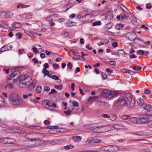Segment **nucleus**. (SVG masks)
I'll use <instances>...</instances> for the list:
<instances>
[{"mask_svg":"<svg viewBox=\"0 0 152 152\" xmlns=\"http://www.w3.org/2000/svg\"><path fill=\"white\" fill-rule=\"evenodd\" d=\"M19 86L22 88H25L27 87L30 83L32 81L31 77L27 75H22L19 78Z\"/></svg>","mask_w":152,"mask_h":152,"instance_id":"nucleus-1","label":"nucleus"},{"mask_svg":"<svg viewBox=\"0 0 152 152\" xmlns=\"http://www.w3.org/2000/svg\"><path fill=\"white\" fill-rule=\"evenodd\" d=\"M9 101L10 103L13 105H21L23 103L19 96L14 94H12L9 96Z\"/></svg>","mask_w":152,"mask_h":152,"instance_id":"nucleus-2","label":"nucleus"},{"mask_svg":"<svg viewBox=\"0 0 152 152\" xmlns=\"http://www.w3.org/2000/svg\"><path fill=\"white\" fill-rule=\"evenodd\" d=\"M117 94L116 92L110 91L107 89H104L101 91V95L106 99H110L114 97Z\"/></svg>","mask_w":152,"mask_h":152,"instance_id":"nucleus-3","label":"nucleus"},{"mask_svg":"<svg viewBox=\"0 0 152 152\" xmlns=\"http://www.w3.org/2000/svg\"><path fill=\"white\" fill-rule=\"evenodd\" d=\"M126 105L130 107H133L134 106L135 101L131 97L130 94H128L126 97Z\"/></svg>","mask_w":152,"mask_h":152,"instance_id":"nucleus-4","label":"nucleus"},{"mask_svg":"<svg viewBox=\"0 0 152 152\" xmlns=\"http://www.w3.org/2000/svg\"><path fill=\"white\" fill-rule=\"evenodd\" d=\"M126 38L130 41H133L136 37V35L134 32H128L125 35Z\"/></svg>","mask_w":152,"mask_h":152,"instance_id":"nucleus-5","label":"nucleus"},{"mask_svg":"<svg viewBox=\"0 0 152 152\" xmlns=\"http://www.w3.org/2000/svg\"><path fill=\"white\" fill-rule=\"evenodd\" d=\"M126 97H120L117 100L115 105L117 106H123L125 104H126Z\"/></svg>","mask_w":152,"mask_h":152,"instance_id":"nucleus-6","label":"nucleus"},{"mask_svg":"<svg viewBox=\"0 0 152 152\" xmlns=\"http://www.w3.org/2000/svg\"><path fill=\"white\" fill-rule=\"evenodd\" d=\"M17 70H18L17 68L12 69V73L10 76V77L8 79V80H12L13 81H14L16 79V78H14V77H16V78L17 77V75L18 74V72L17 71H15Z\"/></svg>","mask_w":152,"mask_h":152,"instance_id":"nucleus-7","label":"nucleus"},{"mask_svg":"<svg viewBox=\"0 0 152 152\" xmlns=\"http://www.w3.org/2000/svg\"><path fill=\"white\" fill-rule=\"evenodd\" d=\"M16 140L13 138L4 137L2 140V142L5 144H12L15 143Z\"/></svg>","mask_w":152,"mask_h":152,"instance_id":"nucleus-8","label":"nucleus"},{"mask_svg":"<svg viewBox=\"0 0 152 152\" xmlns=\"http://www.w3.org/2000/svg\"><path fill=\"white\" fill-rule=\"evenodd\" d=\"M35 139H33L31 141V142L32 145L33 146H37L40 144H42L44 143V141L43 140H39L36 138Z\"/></svg>","mask_w":152,"mask_h":152,"instance_id":"nucleus-9","label":"nucleus"},{"mask_svg":"<svg viewBox=\"0 0 152 152\" xmlns=\"http://www.w3.org/2000/svg\"><path fill=\"white\" fill-rule=\"evenodd\" d=\"M107 149L108 152H116L119 150L118 147L112 145L107 146Z\"/></svg>","mask_w":152,"mask_h":152,"instance_id":"nucleus-10","label":"nucleus"},{"mask_svg":"<svg viewBox=\"0 0 152 152\" xmlns=\"http://www.w3.org/2000/svg\"><path fill=\"white\" fill-rule=\"evenodd\" d=\"M139 123L144 124L146 123L148 121V118L146 117L145 114L140 115L139 116Z\"/></svg>","mask_w":152,"mask_h":152,"instance_id":"nucleus-11","label":"nucleus"},{"mask_svg":"<svg viewBox=\"0 0 152 152\" xmlns=\"http://www.w3.org/2000/svg\"><path fill=\"white\" fill-rule=\"evenodd\" d=\"M107 128V127L106 126L99 127L94 129L93 130L95 132L98 133L105 132L106 131H108L107 130H105Z\"/></svg>","mask_w":152,"mask_h":152,"instance_id":"nucleus-12","label":"nucleus"},{"mask_svg":"<svg viewBox=\"0 0 152 152\" xmlns=\"http://www.w3.org/2000/svg\"><path fill=\"white\" fill-rule=\"evenodd\" d=\"M36 80L35 79L32 81L27 86L28 90L31 91L33 90L36 86Z\"/></svg>","mask_w":152,"mask_h":152,"instance_id":"nucleus-13","label":"nucleus"},{"mask_svg":"<svg viewBox=\"0 0 152 152\" xmlns=\"http://www.w3.org/2000/svg\"><path fill=\"white\" fill-rule=\"evenodd\" d=\"M35 133H30L26 134L25 137L28 140H29L30 141L31 140L33 139H35Z\"/></svg>","mask_w":152,"mask_h":152,"instance_id":"nucleus-14","label":"nucleus"},{"mask_svg":"<svg viewBox=\"0 0 152 152\" xmlns=\"http://www.w3.org/2000/svg\"><path fill=\"white\" fill-rule=\"evenodd\" d=\"M72 59L74 60L78 61L81 60L82 61H84L85 60V59L83 57L80 55H75L72 57Z\"/></svg>","mask_w":152,"mask_h":152,"instance_id":"nucleus-15","label":"nucleus"},{"mask_svg":"<svg viewBox=\"0 0 152 152\" xmlns=\"http://www.w3.org/2000/svg\"><path fill=\"white\" fill-rule=\"evenodd\" d=\"M58 17V15L56 14L50 16L47 18V20L49 22L54 21L56 18Z\"/></svg>","mask_w":152,"mask_h":152,"instance_id":"nucleus-16","label":"nucleus"},{"mask_svg":"<svg viewBox=\"0 0 152 152\" xmlns=\"http://www.w3.org/2000/svg\"><path fill=\"white\" fill-rule=\"evenodd\" d=\"M90 16V15L87 14L84 15H82V18L81 19V21H88Z\"/></svg>","mask_w":152,"mask_h":152,"instance_id":"nucleus-17","label":"nucleus"},{"mask_svg":"<svg viewBox=\"0 0 152 152\" xmlns=\"http://www.w3.org/2000/svg\"><path fill=\"white\" fill-rule=\"evenodd\" d=\"M50 101L48 100H45L43 101L42 102V104L45 107V108H47V107L46 106H48V107L50 108Z\"/></svg>","mask_w":152,"mask_h":152,"instance_id":"nucleus-18","label":"nucleus"},{"mask_svg":"<svg viewBox=\"0 0 152 152\" xmlns=\"http://www.w3.org/2000/svg\"><path fill=\"white\" fill-rule=\"evenodd\" d=\"M10 132L12 133H23V131L20 130V129H11Z\"/></svg>","mask_w":152,"mask_h":152,"instance_id":"nucleus-19","label":"nucleus"},{"mask_svg":"<svg viewBox=\"0 0 152 152\" xmlns=\"http://www.w3.org/2000/svg\"><path fill=\"white\" fill-rule=\"evenodd\" d=\"M35 134L36 135H35V138L39 140H40L41 139L43 138L44 136V135L43 133H35Z\"/></svg>","mask_w":152,"mask_h":152,"instance_id":"nucleus-20","label":"nucleus"},{"mask_svg":"<svg viewBox=\"0 0 152 152\" xmlns=\"http://www.w3.org/2000/svg\"><path fill=\"white\" fill-rule=\"evenodd\" d=\"M99 98V97L97 96L93 97L90 96L88 99V102L89 103H91L92 101Z\"/></svg>","mask_w":152,"mask_h":152,"instance_id":"nucleus-21","label":"nucleus"},{"mask_svg":"<svg viewBox=\"0 0 152 152\" xmlns=\"http://www.w3.org/2000/svg\"><path fill=\"white\" fill-rule=\"evenodd\" d=\"M143 108L144 110L148 111L151 109V106L149 104H144Z\"/></svg>","mask_w":152,"mask_h":152,"instance_id":"nucleus-22","label":"nucleus"},{"mask_svg":"<svg viewBox=\"0 0 152 152\" xmlns=\"http://www.w3.org/2000/svg\"><path fill=\"white\" fill-rule=\"evenodd\" d=\"M130 121L134 124H137L139 123V118L136 117H132L130 119Z\"/></svg>","mask_w":152,"mask_h":152,"instance_id":"nucleus-23","label":"nucleus"},{"mask_svg":"<svg viewBox=\"0 0 152 152\" xmlns=\"http://www.w3.org/2000/svg\"><path fill=\"white\" fill-rule=\"evenodd\" d=\"M123 127L122 125H121L120 124H116L114 125L112 127L113 128V129H112V130L113 129V128H114V129H119L122 128Z\"/></svg>","mask_w":152,"mask_h":152,"instance_id":"nucleus-24","label":"nucleus"},{"mask_svg":"<svg viewBox=\"0 0 152 152\" xmlns=\"http://www.w3.org/2000/svg\"><path fill=\"white\" fill-rule=\"evenodd\" d=\"M137 103L140 106H143L144 104V101L142 99L140 98L137 99Z\"/></svg>","mask_w":152,"mask_h":152,"instance_id":"nucleus-25","label":"nucleus"},{"mask_svg":"<svg viewBox=\"0 0 152 152\" xmlns=\"http://www.w3.org/2000/svg\"><path fill=\"white\" fill-rule=\"evenodd\" d=\"M121 14V20H123L124 19H126L128 18L129 16L128 15H126L124 13H122Z\"/></svg>","mask_w":152,"mask_h":152,"instance_id":"nucleus-26","label":"nucleus"},{"mask_svg":"<svg viewBox=\"0 0 152 152\" xmlns=\"http://www.w3.org/2000/svg\"><path fill=\"white\" fill-rule=\"evenodd\" d=\"M81 137L80 136H75L72 137V139L75 142H79L81 140Z\"/></svg>","mask_w":152,"mask_h":152,"instance_id":"nucleus-27","label":"nucleus"},{"mask_svg":"<svg viewBox=\"0 0 152 152\" xmlns=\"http://www.w3.org/2000/svg\"><path fill=\"white\" fill-rule=\"evenodd\" d=\"M11 152H26V151L25 149L22 148L13 150Z\"/></svg>","mask_w":152,"mask_h":152,"instance_id":"nucleus-28","label":"nucleus"},{"mask_svg":"<svg viewBox=\"0 0 152 152\" xmlns=\"http://www.w3.org/2000/svg\"><path fill=\"white\" fill-rule=\"evenodd\" d=\"M134 42L137 44L139 45L140 44H145V43L143 41H142L140 39H136L135 38V39L134 40Z\"/></svg>","mask_w":152,"mask_h":152,"instance_id":"nucleus-29","label":"nucleus"},{"mask_svg":"<svg viewBox=\"0 0 152 152\" xmlns=\"http://www.w3.org/2000/svg\"><path fill=\"white\" fill-rule=\"evenodd\" d=\"M118 53L121 55L123 56L125 55L126 53L125 51L122 49L119 50H118ZM117 54V53L115 52L114 53V55H116Z\"/></svg>","mask_w":152,"mask_h":152,"instance_id":"nucleus-30","label":"nucleus"},{"mask_svg":"<svg viewBox=\"0 0 152 152\" xmlns=\"http://www.w3.org/2000/svg\"><path fill=\"white\" fill-rule=\"evenodd\" d=\"M58 132L59 133H63L65 132H66L68 131V130L65 128H59L58 129Z\"/></svg>","mask_w":152,"mask_h":152,"instance_id":"nucleus-31","label":"nucleus"},{"mask_svg":"<svg viewBox=\"0 0 152 152\" xmlns=\"http://www.w3.org/2000/svg\"><path fill=\"white\" fill-rule=\"evenodd\" d=\"M145 115V116H151L152 115V110L151 109L147 111Z\"/></svg>","mask_w":152,"mask_h":152,"instance_id":"nucleus-32","label":"nucleus"},{"mask_svg":"<svg viewBox=\"0 0 152 152\" xmlns=\"http://www.w3.org/2000/svg\"><path fill=\"white\" fill-rule=\"evenodd\" d=\"M87 141L89 144V145H94V139L88 138L87 139Z\"/></svg>","mask_w":152,"mask_h":152,"instance_id":"nucleus-33","label":"nucleus"},{"mask_svg":"<svg viewBox=\"0 0 152 152\" xmlns=\"http://www.w3.org/2000/svg\"><path fill=\"white\" fill-rule=\"evenodd\" d=\"M42 72L43 73L44 75V77H45L46 75H48L49 73V72L47 70L43 68L42 70Z\"/></svg>","mask_w":152,"mask_h":152,"instance_id":"nucleus-34","label":"nucleus"},{"mask_svg":"<svg viewBox=\"0 0 152 152\" xmlns=\"http://www.w3.org/2000/svg\"><path fill=\"white\" fill-rule=\"evenodd\" d=\"M8 50L7 47V46L4 45L0 49V51L1 52H4L5 51Z\"/></svg>","mask_w":152,"mask_h":152,"instance_id":"nucleus-35","label":"nucleus"},{"mask_svg":"<svg viewBox=\"0 0 152 152\" xmlns=\"http://www.w3.org/2000/svg\"><path fill=\"white\" fill-rule=\"evenodd\" d=\"M20 26V24L18 23H14L12 25V27L14 28H19Z\"/></svg>","mask_w":152,"mask_h":152,"instance_id":"nucleus-36","label":"nucleus"},{"mask_svg":"<svg viewBox=\"0 0 152 152\" xmlns=\"http://www.w3.org/2000/svg\"><path fill=\"white\" fill-rule=\"evenodd\" d=\"M71 5L67 4L65 6L63 7V10L66 11L69 9L71 7Z\"/></svg>","mask_w":152,"mask_h":152,"instance_id":"nucleus-37","label":"nucleus"},{"mask_svg":"<svg viewBox=\"0 0 152 152\" xmlns=\"http://www.w3.org/2000/svg\"><path fill=\"white\" fill-rule=\"evenodd\" d=\"M124 26V24L120 23L117 24L116 26V28L117 29L120 30L121 28H122Z\"/></svg>","mask_w":152,"mask_h":152,"instance_id":"nucleus-38","label":"nucleus"},{"mask_svg":"<svg viewBox=\"0 0 152 152\" xmlns=\"http://www.w3.org/2000/svg\"><path fill=\"white\" fill-rule=\"evenodd\" d=\"M73 147V146L72 145H67L64 147V148L66 150L72 148Z\"/></svg>","mask_w":152,"mask_h":152,"instance_id":"nucleus-39","label":"nucleus"},{"mask_svg":"<svg viewBox=\"0 0 152 152\" xmlns=\"http://www.w3.org/2000/svg\"><path fill=\"white\" fill-rule=\"evenodd\" d=\"M117 118V116L115 114H113L111 116H110V119L112 121L115 120Z\"/></svg>","mask_w":152,"mask_h":152,"instance_id":"nucleus-40","label":"nucleus"},{"mask_svg":"<svg viewBox=\"0 0 152 152\" xmlns=\"http://www.w3.org/2000/svg\"><path fill=\"white\" fill-rule=\"evenodd\" d=\"M4 103L3 98L1 96H0V108L3 105Z\"/></svg>","mask_w":152,"mask_h":152,"instance_id":"nucleus-41","label":"nucleus"},{"mask_svg":"<svg viewBox=\"0 0 152 152\" xmlns=\"http://www.w3.org/2000/svg\"><path fill=\"white\" fill-rule=\"evenodd\" d=\"M42 89V87L41 86H38L36 88V91L38 93H40L41 90Z\"/></svg>","mask_w":152,"mask_h":152,"instance_id":"nucleus-42","label":"nucleus"},{"mask_svg":"<svg viewBox=\"0 0 152 152\" xmlns=\"http://www.w3.org/2000/svg\"><path fill=\"white\" fill-rule=\"evenodd\" d=\"M6 15L7 17H9V18L11 17L13 15L12 12L10 11L7 12Z\"/></svg>","mask_w":152,"mask_h":152,"instance_id":"nucleus-43","label":"nucleus"},{"mask_svg":"<svg viewBox=\"0 0 152 152\" xmlns=\"http://www.w3.org/2000/svg\"><path fill=\"white\" fill-rule=\"evenodd\" d=\"M13 86L12 84L9 83L5 86V88H8L9 89H12L13 88Z\"/></svg>","mask_w":152,"mask_h":152,"instance_id":"nucleus-44","label":"nucleus"},{"mask_svg":"<svg viewBox=\"0 0 152 152\" xmlns=\"http://www.w3.org/2000/svg\"><path fill=\"white\" fill-rule=\"evenodd\" d=\"M54 88L58 90H61L62 88V86L61 84H59L58 86L55 85Z\"/></svg>","mask_w":152,"mask_h":152,"instance_id":"nucleus-45","label":"nucleus"},{"mask_svg":"<svg viewBox=\"0 0 152 152\" xmlns=\"http://www.w3.org/2000/svg\"><path fill=\"white\" fill-rule=\"evenodd\" d=\"M101 24L102 23L100 21H98L93 23V25L94 26H95L97 25L99 26L101 25Z\"/></svg>","mask_w":152,"mask_h":152,"instance_id":"nucleus-46","label":"nucleus"},{"mask_svg":"<svg viewBox=\"0 0 152 152\" xmlns=\"http://www.w3.org/2000/svg\"><path fill=\"white\" fill-rule=\"evenodd\" d=\"M0 26L4 28H8V26L7 24L4 23L1 24L0 25Z\"/></svg>","mask_w":152,"mask_h":152,"instance_id":"nucleus-47","label":"nucleus"},{"mask_svg":"<svg viewBox=\"0 0 152 152\" xmlns=\"http://www.w3.org/2000/svg\"><path fill=\"white\" fill-rule=\"evenodd\" d=\"M113 26V23L111 22H109L107 25L106 27L108 29H110Z\"/></svg>","mask_w":152,"mask_h":152,"instance_id":"nucleus-48","label":"nucleus"},{"mask_svg":"<svg viewBox=\"0 0 152 152\" xmlns=\"http://www.w3.org/2000/svg\"><path fill=\"white\" fill-rule=\"evenodd\" d=\"M64 113L66 115H68L70 114L71 113V111L69 110L68 111H64Z\"/></svg>","mask_w":152,"mask_h":152,"instance_id":"nucleus-49","label":"nucleus"},{"mask_svg":"<svg viewBox=\"0 0 152 152\" xmlns=\"http://www.w3.org/2000/svg\"><path fill=\"white\" fill-rule=\"evenodd\" d=\"M22 34L20 32H18L16 34V36L18 38L20 39L22 37Z\"/></svg>","mask_w":152,"mask_h":152,"instance_id":"nucleus-50","label":"nucleus"},{"mask_svg":"<svg viewBox=\"0 0 152 152\" xmlns=\"http://www.w3.org/2000/svg\"><path fill=\"white\" fill-rule=\"evenodd\" d=\"M101 116L104 118H110V116L107 114H102L101 115Z\"/></svg>","mask_w":152,"mask_h":152,"instance_id":"nucleus-51","label":"nucleus"},{"mask_svg":"<svg viewBox=\"0 0 152 152\" xmlns=\"http://www.w3.org/2000/svg\"><path fill=\"white\" fill-rule=\"evenodd\" d=\"M94 144L95 143H100L101 142V140L99 139L94 140Z\"/></svg>","mask_w":152,"mask_h":152,"instance_id":"nucleus-52","label":"nucleus"},{"mask_svg":"<svg viewBox=\"0 0 152 152\" xmlns=\"http://www.w3.org/2000/svg\"><path fill=\"white\" fill-rule=\"evenodd\" d=\"M32 50H33V52L35 54H37L38 52L37 48L35 47H34L32 48Z\"/></svg>","mask_w":152,"mask_h":152,"instance_id":"nucleus-53","label":"nucleus"},{"mask_svg":"<svg viewBox=\"0 0 152 152\" xmlns=\"http://www.w3.org/2000/svg\"><path fill=\"white\" fill-rule=\"evenodd\" d=\"M72 105L73 106L76 107H77L79 106L78 102L76 101H73L72 102Z\"/></svg>","mask_w":152,"mask_h":152,"instance_id":"nucleus-54","label":"nucleus"},{"mask_svg":"<svg viewBox=\"0 0 152 152\" xmlns=\"http://www.w3.org/2000/svg\"><path fill=\"white\" fill-rule=\"evenodd\" d=\"M100 149L102 151H107V146L102 147L101 148H100Z\"/></svg>","mask_w":152,"mask_h":152,"instance_id":"nucleus-55","label":"nucleus"},{"mask_svg":"<svg viewBox=\"0 0 152 152\" xmlns=\"http://www.w3.org/2000/svg\"><path fill=\"white\" fill-rule=\"evenodd\" d=\"M51 78L52 79H54L55 80H58V79L59 78V77L58 76H56V75H53L51 76Z\"/></svg>","mask_w":152,"mask_h":152,"instance_id":"nucleus-56","label":"nucleus"},{"mask_svg":"<svg viewBox=\"0 0 152 152\" xmlns=\"http://www.w3.org/2000/svg\"><path fill=\"white\" fill-rule=\"evenodd\" d=\"M75 23L73 22H71L67 23V26H72L75 25Z\"/></svg>","mask_w":152,"mask_h":152,"instance_id":"nucleus-57","label":"nucleus"},{"mask_svg":"<svg viewBox=\"0 0 152 152\" xmlns=\"http://www.w3.org/2000/svg\"><path fill=\"white\" fill-rule=\"evenodd\" d=\"M137 53L140 55H143L144 54V51L142 50H139L137 51Z\"/></svg>","mask_w":152,"mask_h":152,"instance_id":"nucleus-58","label":"nucleus"},{"mask_svg":"<svg viewBox=\"0 0 152 152\" xmlns=\"http://www.w3.org/2000/svg\"><path fill=\"white\" fill-rule=\"evenodd\" d=\"M121 72L123 73H128L129 71V69H123L121 70Z\"/></svg>","mask_w":152,"mask_h":152,"instance_id":"nucleus-59","label":"nucleus"},{"mask_svg":"<svg viewBox=\"0 0 152 152\" xmlns=\"http://www.w3.org/2000/svg\"><path fill=\"white\" fill-rule=\"evenodd\" d=\"M147 123L148 125L151 127L152 125V121L151 120L149 121L148 119V121L146 122Z\"/></svg>","mask_w":152,"mask_h":152,"instance_id":"nucleus-60","label":"nucleus"},{"mask_svg":"<svg viewBox=\"0 0 152 152\" xmlns=\"http://www.w3.org/2000/svg\"><path fill=\"white\" fill-rule=\"evenodd\" d=\"M100 13V12L99 10H98L94 12L93 13V15L95 16H96L99 14Z\"/></svg>","mask_w":152,"mask_h":152,"instance_id":"nucleus-61","label":"nucleus"},{"mask_svg":"<svg viewBox=\"0 0 152 152\" xmlns=\"http://www.w3.org/2000/svg\"><path fill=\"white\" fill-rule=\"evenodd\" d=\"M129 57L131 59L133 58H136L137 57V56L135 55L134 54H130L129 55Z\"/></svg>","mask_w":152,"mask_h":152,"instance_id":"nucleus-62","label":"nucleus"},{"mask_svg":"<svg viewBox=\"0 0 152 152\" xmlns=\"http://www.w3.org/2000/svg\"><path fill=\"white\" fill-rule=\"evenodd\" d=\"M71 51L73 53L74 55L76 54H78V51L75 49H73L71 50Z\"/></svg>","mask_w":152,"mask_h":152,"instance_id":"nucleus-63","label":"nucleus"},{"mask_svg":"<svg viewBox=\"0 0 152 152\" xmlns=\"http://www.w3.org/2000/svg\"><path fill=\"white\" fill-rule=\"evenodd\" d=\"M0 126L3 128H5L7 127V125L1 122Z\"/></svg>","mask_w":152,"mask_h":152,"instance_id":"nucleus-64","label":"nucleus"}]
</instances>
